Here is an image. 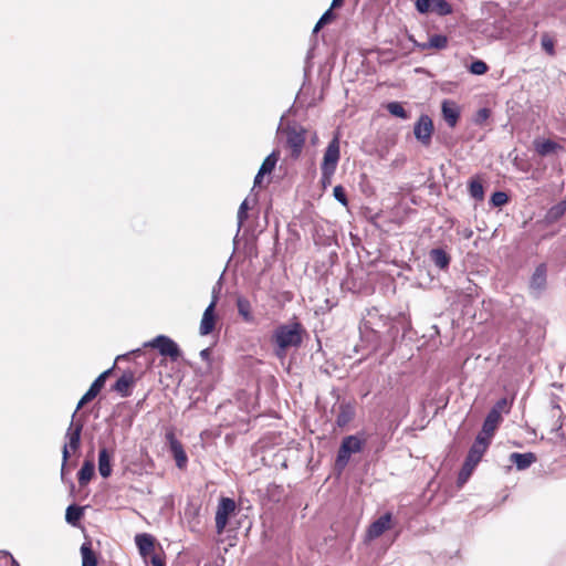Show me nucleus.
<instances>
[{"instance_id":"f257e3e1","label":"nucleus","mask_w":566,"mask_h":566,"mask_svg":"<svg viewBox=\"0 0 566 566\" xmlns=\"http://www.w3.org/2000/svg\"><path fill=\"white\" fill-rule=\"evenodd\" d=\"M304 328L301 323L282 324L275 328L272 335L274 344V354L277 358L283 359L290 347H298L302 344V334Z\"/></svg>"},{"instance_id":"f03ea898","label":"nucleus","mask_w":566,"mask_h":566,"mask_svg":"<svg viewBox=\"0 0 566 566\" xmlns=\"http://www.w3.org/2000/svg\"><path fill=\"white\" fill-rule=\"evenodd\" d=\"M365 442V439H361L358 436L353 434L345 437L337 452L336 465L344 469L347 465L352 453L360 452Z\"/></svg>"},{"instance_id":"7ed1b4c3","label":"nucleus","mask_w":566,"mask_h":566,"mask_svg":"<svg viewBox=\"0 0 566 566\" xmlns=\"http://www.w3.org/2000/svg\"><path fill=\"white\" fill-rule=\"evenodd\" d=\"M306 142V130L302 127H289L286 129L285 147L292 159H297L304 148Z\"/></svg>"},{"instance_id":"20e7f679","label":"nucleus","mask_w":566,"mask_h":566,"mask_svg":"<svg viewBox=\"0 0 566 566\" xmlns=\"http://www.w3.org/2000/svg\"><path fill=\"white\" fill-rule=\"evenodd\" d=\"M340 158L339 139L335 136L325 149L323 161L321 165L322 175L328 177L334 175Z\"/></svg>"},{"instance_id":"39448f33","label":"nucleus","mask_w":566,"mask_h":566,"mask_svg":"<svg viewBox=\"0 0 566 566\" xmlns=\"http://www.w3.org/2000/svg\"><path fill=\"white\" fill-rule=\"evenodd\" d=\"M145 347L157 348L160 355L169 357L172 361H176L181 356L178 345L165 335H158L150 342L145 343Z\"/></svg>"},{"instance_id":"423d86ee","label":"nucleus","mask_w":566,"mask_h":566,"mask_svg":"<svg viewBox=\"0 0 566 566\" xmlns=\"http://www.w3.org/2000/svg\"><path fill=\"white\" fill-rule=\"evenodd\" d=\"M434 126L431 117L427 114L420 115L413 126V135L416 139L424 147L431 145Z\"/></svg>"},{"instance_id":"0eeeda50","label":"nucleus","mask_w":566,"mask_h":566,"mask_svg":"<svg viewBox=\"0 0 566 566\" xmlns=\"http://www.w3.org/2000/svg\"><path fill=\"white\" fill-rule=\"evenodd\" d=\"M237 509L234 500L230 497H221L216 512V528L218 534H222L229 517Z\"/></svg>"},{"instance_id":"6e6552de","label":"nucleus","mask_w":566,"mask_h":566,"mask_svg":"<svg viewBox=\"0 0 566 566\" xmlns=\"http://www.w3.org/2000/svg\"><path fill=\"white\" fill-rule=\"evenodd\" d=\"M169 450L176 461V465L180 470H185L188 464V457L182 443L176 438L174 430H168L165 434Z\"/></svg>"},{"instance_id":"1a4fd4ad","label":"nucleus","mask_w":566,"mask_h":566,"mask_svg":"<svg viewBox=\"0 0 566 566\" xmlns=\"http://www.w3.org/2000/svg\"><path fill=\"white\" fill-rule=\"evenodd\" d=\"M443 120L450 128H454L461 117V106L453 99H443L441 103Z\"/></svg>"},{"instance_id":"9d476101","label":"nucleus","mask_w":566,"mask_h":566,"mask_svg":"<svg viewBox=\"0 0 566 566\" xmlns=\"http://www.w3.org/2000/svg\"><path fill=\"white\" fill-rule=\"evenodd\" d=\"M392 515L391 513H386L381 515L379 518H377L375 522H373L367 532H366V539L367 541H374L378 537H380L386 531L390 530L392 524Z\"/></svg>"},{"instance_id":"9b49d317","label":"nucleus","mask_w":566,"mask_h":566,"mask_svg":"<svg viewBox=\"0 0 566 566\" xmlns=\"http://www.w3.org/2000/svg\"><path fill=\"white\" fill-rule=\"evenodd\" d=\"M112 374V368L103 371L91 385L90 389L84 394L77 403L76 410H80L84 405L93 400L105 386L106 379Z\"/></svg>"},{"instance_id":"f8f14e48","label":"nucleus","mask_w":566,"mask_h":566,"mask_svg":"<svg viewBox=\"0 0 566 566\" xmlns=\"http://www.w3.org/2000/svg\"><path fill=\"white\" fill-rule=\"evenodd\" d=\"M490 444L491 442L488 440V438H484L482 434H478L468 452L465 461L474 465H478L479 462L482 460V457L489 449Z\"/></svg>"},{"instance_id":"ddd939ff","label":"nucleus","mask_w":566,"mask_h":566,"mask_svg":"<svg viewBox=\"0 0 566 566\" xmlns=\"http://www.w3.org/2000/svg\"><path fill=\"white\" fill-rule=\"evenodd\" d=\"M416 7L421 13H426L431 9L436 10L441 15H447L452 12V7L446 0H417Z\"/></svg>"},{"instance_id":"4468645a","label":"nucleus","mask_w":566,"mask_h":566,"mask_svg":"<svg viewBox=\"0 0 566 566\" xmlns=\"http://www.w3.org/2000/svg\"><path fill=\"white\" fill-rule=\"evenodd\" d=\"M217 305V296L213 297L209 306L205 310L201 322H200V334L201 335H209L213 332L217 317L214 314Z\"/></svg>"},{"instance_id":"2eb2a0df","label":"nucleus","mask_w":566,"mask_h":566,"mask_svg":"<svg viewBox=\"0 0 566 566\" xmlns=\"http://www.w3.org/2000/svg\"><path fill=\"white\" fill-rule=\"evenodd\" d=\"M502 422V416L497 413L495 410H490L486 418L484 419L482 431L479 434H482L484 438L491 442L492 437L494 436L496 429Z\"/></svg>"},{"instance_id":"dca6fc26","label":"nucleus","mask_w":566,"mask_h":566,"mask_svg":"<svg viewBox=\"0 0 566 566\" xmlns=\"http://www.w3.org/2000/svg\"><path fill=\"white\" fill-rule=\"evenodd\" d=\"M280 159L279 151H272L262 163L255 178L254 186H262L264 175L271 174Z\"/></svg>"},{"instance_id":"f3484780","label":"nucleus","mask_w":566,"mask_h":566,"mask_svg":"<svg viewBox=\"0 0 566 566\" xmlns=\"http://www.w3.org/2000/svg\"><path fill=\"white\" fill-rule=\"evenodd\" d=\"M135 384V375L133 371H125L114 384L113 390L118 392L122 397H129L132 388Z\"/></svg>"},{"instance_id":"a211bd4d","label":"nucleus","mask_w":566,"mask_h":566,"mask_svg":"<svg viewBox=\"0 0 566 566\" xmlns=\"http://www.w3.org/2000/svg\"><path fill=\"white\" fill-rule=\"evenodd\" d=\"M547 283V266L541 263L535 268V271L530 280V287L534 291H543Z\"/></svg>"},{"instance_id":"6ab92c4d","label":"nucleus","mask_w":566,"mask_h":566,"mask_svg":"<svg viewBox=\"0 0 566 566\" xmlns=\"http://www.w3.org/2000/svg\"><path fill=\"white\" fill-rule=\"evenodd\" d=\"M534 149L541 156L545 157L555 154L563 149V146L552 139L536 138L534 142Z\"/></svg>"},{"instance_id":"aec40b11","label":"nucleus","mask_w":566,"mask_h":566,"mask_svg":"<svg viewBox=\"0 0 566 566\" xmlns=\"http://www.w3.org/2000/svg\"><path fill=\"white\" fill-rule=\"evenodd\" d=\"M135 542L143 557L146 558L155 553V538L153 535L147 533L137 534Z\"/></svg>"},{"instance_id":"412c9836","label":"nucleus","mask_w":566,"mask_h":566,"mask_svg":"<svg viewBox=\"0 0 566 566\" xmlns=\"http://www.w3.org/2000/svg\"><path fill=\"white\" fill-rule=\"evenodd\" d=\"M83 430V424L81 422H71L67 432L66 438L69 439V442L66 443L71 451L75 452L80 446H81V433Z\"/></svg>"},{"instance_id":"4be33fe9","label":"nucleus","mask_w":566,"mask_h":566,"mask_svg":"<svg viewBox=\"0 0 566 566\" xmlns=\"http://www.w3.org/2000/svg\"><path fill=\"white\" fill-rule=\"evenodd\" d=\"M537 460L536 455L533 452L518 453L513 452L510 455V461L515 464L517 470H525L530 468Z\"/></svg>"},{"instance_id":"5701e85b","label":"nucleus","mask_w":566,"mask_h":566,"mask_svg":"<svg viewBox=\"0 0 566 566\" xmlns=\"http://www.w3.org/2000/svg\"><path fill=\"white\" fill-rule=\"evenodd\" d=\"M355 417V409L350 403H340L336 416V424L339 428L346 427L353 421Z\"/></svg>"},{"instance_id":"b1692460","label":"nucleus","mask_w":566,"mask_h":566,"mask_svg":"<svg viewBox=\"0 0 566 566\" xmlns=\"http://www.w3.org/2000/svg\"><path fill=\"white\" fill-rule=\"evenodd\" d=\"M237 308L238 313L245 323H254L255 318L252 312V305L250 301L244 296L237 297Z\"/></svg>"},{"instance_id":"393cba45","label":"nucleus","mask_w":566,"mask_h":566,"mask_svg":"<svg viewBox=\"0 0 566 566\" xmlns=\"http://www.w3.org/2000/svg\"><path fill=\"white\" fill-rule=\"evenodd\" d=\"M430 260L439 268L447 269L450 264V255L440 248L432 249L429 253Z\"/></svg>"},{"instance_id":"a878e982","label":"nucleus","mask_w":566,"mask_h":566,"mask_svg":"<svg viewBox=\"0 0 566 566\" xmlns=\"http://www.w3.org/2000/svg\"><path fill=\"white\" fill-rule=\"evenodd\" d=\"M98 471L103 478H108L112 473L111 455L106 448H102L98 453Z\"/></svg>"},{"instance_id":"bb28decb","label":"nucleus","mask_w":566,"mask_h":566,"mask_svg":"<svg viewBox=\"0 0 566 566\" xmlns=\"http://www.w3.org/2000/svg\"><path fill=\"white\" fill-rule=\"evenodd\" d=\"M468 189L473 199L478 201H482L484 199V188L480 176H475L470 179Z\"/></svg>"},{"instance_id":"cd10ccee","label":"nucleus","mask_w":566,"mask_h":566,"mask_svg":"<svg viewBox=\"0 0 566 566\" xmlns=\"http://www.w3.org/2000/svg\"><path fill=\"white\" fill-rule=\"evenodd\" d=\"M82 566H97V557L90 543L81 546Z\"/></svg>"},{"instance_id":"c85d7f7f","label":"nucleus","mask_w":566,"mask_h":566,"mask_svg":"<svg viewBox=\"0 0 566 566\" xmlns=\"http://www.w3.org/2000/svg\"><path fill=\"white\" fill-rule=\"evenodd\" d=\"M94 475V463L92 461H85L78 471L77 479L80 485H86Z\"/></svg>"},{"instance_id":"c756f323","label":"nucleus","mask_w":566,"mask_h":566,"mask_svg":"<svg viewBox=\"0 0 566 566\" xmlns=\"http://www.w3.org/2000/svg\"><path fill=\"white\" fill-rule=\"evenodd\" d=\"M566 212V200H562L555 206H553L546 214V218L549 222H555L559 220Z\"/></svg>"},{"instance_id":"7c9ffc66","label":"nucleus","mask_w":566,"mask_h":566,"mask_svg":"<svg viewBox=\"0 0 566 566\" xmlns=\"http://www.w3.org/2000/svg\"><path fill=\"white\" fill-rule=\"evenodd\" d=\"M475 467L476 465H474L468 461H464V463L459 472V475H458L457 484L459 488H462L468 482V480L472 475Z\"/></svg>"},{"instance_id":"2f4dec72","label":"nucleus","mask_w":566,"mask_h":566,"mask_svg":"<svg viewBox=\"0 0 566 566\" xmlns=\"http://www.w3.org/2000/svg\"><path fill=\"white\" fill-rule=\"evenodd\" d=\"M82 516H83V507L77 506V505H70L66 509L65 520L67 523L75 526V525H77V523L80 522Z\"/></svg>"},{"instance_id":"473e14b6","label":"nucleus","mask_w":566,"mask_h":566,"mask_svg":"<svg viewBox=\"0 0 566 566\" xmlns=\"http://www.w3.org/2000/svg\"><path fill=\"white\" fill-rule=\"evenodd\" d=\"M449 39L447 35L443 34H433L429 38L428 45L429 49L433 50H444L448 46Z\"/></svg>"},{"instance_id":"72a5a7b5","label":"nucleus","mask_w":566,"mask_h":566,"mask_svg":"<svg viewBox=\"0 0 566 566\" xmlns=\"http://www.w3.org/2000/svg\"><path fill=\"white\" fill-rule=\"evenodd\" d=\"M387 111L396 117L407 119L409 117L408 112L403 108L399 102H390L386 105Z\"/></svg>"},{"instance_id":"f704fd0d","label":"nucleus","mask_w":566,"mask_h":566,"mask_svg":"<svg viewBox=\"0 0 566 566\" xmlns=\"http://www.w3.org/2000/svg\"><path fill=\"white\" fill-rule=\"evenodd\" d=\"M510 200V197L504 191H495L490 199V203L494 207H503Z\"/></svg>"},{"instance_id":"c9c22d12","label":"nucleus","mask_w":566,"mask_h":566,"mask_svg":"<svg viewBox=\"0 0 566 566\" xmlns=\"http://www.w3.org/2000/svg\"><path fill=\"white\" fill-rule=\"evenodd\" d=\"M470 72L475 75H483L489 71L488 64L482 60H476L471 63Z\"/></svg>"},{"instance_id":"e433bc0d","label":"nucleus","mask_w":566,"mask_h":566,"mask_svg":"<svg viewBox=\"0 0 566 566\" xmlns=\"http://www.w3.org/2000/svg\"><path fill=\"white\" fill-rule=\"evenodd\" d=\"M542 48L548 55L555 54V42L548 34L542 36Z\"/></svg>"},{"instance_id":"4c0bfd02","label":"nucleus","mask_w":566,"mask_h":566,"mask_svg":"<svg viewBox=\"0 0 566 566\" xmlns=\"http://www.w3.org/2000/svg\"><path fill=\"white\" fill-rule=\"evenodd\" d=\"M333 195L337 201H339L343 206L348 205L347 196L343 186L338 185L334 188Z\"/></svg>"},{"instance_id":"58836bf2","label":"nucleus","mask_w":566,"mask_h":566,"mask_svg":"<svg viewBox=\"0 0 566 566\" xmlns=\"http://www.w3.org/2000/svg\"><path fill=\"white\" fill-rule=\"evenodd\" d=\"M248 201L244 200L240 207H239V211H238V220H239V226L243 224V222L248 219Z\"/></svg>"},{"instance_id":"ea45409f","label":"nucleus","mask_w":566,"mask_h":566,"mask_svg":"<svg viewBox=\"0 0 566 566\" xmlns=\"http://www.w3.org/2000/svg\"><path fill=\"white\" fill-rule=\"evenodd\" d=\"M491 115V111L489 108H481L478 111L475 116V123L482 125Z\"/></svg>"},{"instance_id":"a19ab883","label":"nucleus","mask_w":566,"mask_h":566,"mask_svg":"<svg viewBox=\"0 0 566 566\" xmlns=\"http://www.w3.org/2000/svg\"><path fill=\"white\" fill-rule=\"evenodd\" d=\"M491 410L497 411L499 415H501L502 411L507 412L509 411L507 400L505 398L497 400Z\"/></svg>"},{"instance_id":"79ce46f5","label":"nucleus","mask_w":566,"mask_h":566,"mask_svg":"<svg viewBox=\"0 0 566 566\" xmlns=\"http://www.w3.org/2000/svg\"><path fill=\"white\" fill-rule=\"evenodd\" d=\"M334 8H329L322 17H321V21L322 23L324 24H327L329 23L331 21H333L335 19V14L333 13V10Z\"/></svg>"},{"instance_id":"37998d69","label":"nucleus","mask_w":566,"mask_h":566,"mask_svg":"<svg viewBox=\"0 0 566 566\" xmlns=\"http://www.w3.org/2000/svg\"><path fill=\"white\" fill-rule=\"evenodd\" d=\"M70 447L67 444L63 446L62 454H63V463H62V472L64 471V468L66 465V462L70 458Z\"/></svg>"},{"instance_id":"c03bdc74","label":"nucleus","mask_w":566,"mask_h":566,"mask_svg":"<svg viewBox=\"0 0 566 566\" xmlns=\"http://www.w3.org/2000/svg\"><path fill=\"white\" fill-rule=\"evenodd\" d=\"M409 40L412 41L413 46L417 48L419 51L430 50L428 42H417L416 40L412 39V36H410Z\"/></svg>"},{"instance_id":"a18cd8bd","label":"nucleus","mask_w":566,"mask_h":566,"mask_svg":"<svg viewBox=\"0 0 566 566\" xmlns=\"http://www.w3.org/2000/svg\"><path fill=\"white\" fill-rule=\"evenodd\" d=\"M409 40L412 41L413 46L417 48L419 51L430 50L428 42H417L416 40L412 39V36H410Z\"/></svg>"},{"instance_id":"49530a36","label":"nucleus","mask_w":566,"mask_h":566,"mask_svg":"<svg viewBox=\"0 0 566 566\" xmlns=\"http://www.w3.org/2000/svg\"><path fill=\"white\" fill-rule=\"evenodd\" d=\"M151 555H153L151 556L153 566H166L164 559L159 555H157V554H151Z\"/></svg>"},{"instance_id":"de8ad7c7","label":"nucleus","mask_w":566,"mask_h":566,"mask_svg":"<svg viewBox=\"0 0 566 566\" xmlns=\"http://www.w3.org/2000/svg\"><path fill=\"white\" fill-rule=\"evenodd\" d=\"M332 176L333 175H329L328 177H326L325 175H322V184H323L324 187H326L327 185L331 184Z\"/></svg>"},{"instance_id":"09e8293b","label":"nucleus","mask_w":566,"mask_h":566,"mask_svg":"<svg viewBox=\"0 0 566 566\" xmlns=\"http://www.w3.org/2000/svg\"><path fill=\"white\" fill-rule=\"evenodd\" d=\"M344 3V0H333L332 8H340Z\"/></svg>"},{"instance_id":"8fccbe9b","label":"nucleus","mask_w":566,"mask_h":566,"mask_svg":"<svg viewBox=\"0 0 566 566\" xmlns=\"http://www.w3.org/2000/svg\"><path fill=\"white\" fill-rule=\"evenodd\" d=\"M325 24L322 23L321 20L317 21L315 28H314V32H317L319 29H322Z\"/></svg>"},{"instance_id":"3c124183","label":"nucleus","mask_w":566,"mask_h":566,"mask_svg":"<svg viewBox=\"0 0 566 566\" xmlns=\"http://www.w3.org/2000/svg\"><path fill=\"white\" fill-rule=\"evenodd\" d=\"M200 355L202 358H207L209 356V349L201 350Z\"/></svg>"},{"instance_id":"603ef678","label":"nucleus","mask_w":566,"mask_h":566,"mask_svg":"<svg viewBox=\"0 0 566 566\" xmlns=\"http://www.w3.org/2000/svg\"><path fill=\"white\" fill-rule=\"evenodd\" d=\"M140 353V349H137V350H133L132 354L136 355V354H139Z\"/></svg>"},{"instance_id":"864d4df0","label":"nucleus","mask_w":566,"mask_h":566,"mask_svg":"<svg viewBox=\"0 0 566 566\" xmlns=\"http://www.w3.org/2000/svg\"><path fill=\"white\" fill-rule=\"evenodd\" d=\"M13 566H20L17 560H13Z\"/></svg>"}]
</instances>
